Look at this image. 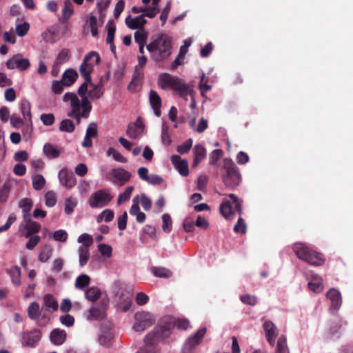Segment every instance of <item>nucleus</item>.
<instances>
[{
  "mask_svg": "<svg viewBox=\"0 0 353 353\" xmlns=\"http://www.w3.org/2000/svg\"><path fill=\"white\" fill-rule=\"evenodd\" d=\"M43 152L49 158H56L60 154V151L50 143H46L44 145Z\"/></svg>",
  "mask_w": 353,
  "mask_h": 353,
  "instance_id": "33",
  "label": "nucleus"
},
{
  "mask_svg": "<svg viewBox=\"0 0 353 353\" xmlns=\"http://www.w3.org/2000/svg\"><path fill=\"white\" fill-rule=\"evenodd\" d=\"M41 339V332L38 330H34L30 332L24 333L21 337L23 345L32 347Z\"/></svg>",
  "mask_w": 353,
  "mask_h": 353,
  "instance_id": "18",
  "label": "nucleus"
},
{
  "mask_svg": "<svg viewBox=\"0 0 353 353\" xmlns=\"http://www.w3.org/2000/svg\"><path fill=\"white\" fill-rule=\"evenodd\" d=\"M222 169V180L224 184L231 189L235 188L241 181V176L237 165L230 159H225Z\"/></svg>",
  "mask_w": 353,
  "mask_h": 353,
  "instance_id": "7",
  "label": "nucleus"
},
{
  "mask_svg": "<svg viewBox=\"0 0 353 353\" xmlns=\"http://www.w3.org/2000/svg\"><path fill=\"white\" fill-rule=\"evenodd\" d=\"M125 24L126 26L132 29L137 30L141 29L143 27V26L147 23V20L144 18V15H139L134 18H132L130 15H128L125 18Z\"/></svg>",
  "mask_w": 353,
  "mask_h": 353,
  "instance_id": "20",
  "label": "nucleus"
},
{
  "mask_svg": "<svg viewBox=\"0 0 353 353\" xmlns=\"http://www.w3.org/2000/svg\"><path fill=\"white\" fill-rule=\"evenodd\" d=\"M105 294H106L103 293L99 288L95 286L88 288L85 290V298L92 302H95L99 299L101 301Z\"/></svg>",
  "mask_w": 353,
  "mask_h": 353,
  "instance_id": "22",
  "label": "nucleus"
},
{
  "mask_svg": "<svg viewBox=\"0 0 353 353\" xmlns=\"http://www.w3.org/2000/svg\"><path fill=\"white\" fill-rule=\"evenodd\" d=\"M30 29V25L28 22H23L21 24H19L16 26V34L19 37L25 36Z\"/></svg>",
  "mask_w": 353,
  "mask_h": 353,
  "instance_id": "49",
  "label": "nucleus"
},
{
  "mask_svg": "<svg viewBox=\"0 0 353 353\" xmlns=\"http://www.w3.org/2000/svg\"><path fill=\"white\" fill-rule=\"evenodd\" d=\"M28 316L31 319H36L40 315L39 305L37 302H32L28 307Z\"/></svg>",
  "mask_w": 353,
  "mask_h": 353,
  "instance_id": "34",
  "label": "nucleus"
},
{
  "mask_svg": "<svg viewBox=\"0 0 353 353\" xmlns=\"http://www.w3.org/2000/svg\"><path fill=\"white\" fill-rule=\"evenodd\" d=\"M106 28L108 29L106 43L108 44H112V43L114 42V33L116 31V26L112 21V22H108V23L106 26Z\"/></svg>",
  "mask_w": 353,
  "mask_h": 353,
  "instance_id": "40",
  "label": "nucleus"
},
{
  "mask_svg": "<svg viewBox=\"0 0 353 353\" xmlns=\"http://www.w3.org/2000/svg\"><path fill=\"white\" fill-rule=\"evenodd\" d=\"M10 274L12 277V283L15 285H19L21 284L20 276H21V270L19 267L15 266L10 269Z\"/></svg>",
  "mask_w": 353,
  "mask_h": 353,
  "instance_id": "41",
  "label": "nucleus"
},
{
  "mask_svg": "<svg viewBox=\"0 0 353 353\" xmlns=\"http://www.w3.org/2000/svg\"><path fill=\"white\" fill-rule=\"evenodd\" d=\"M205 333L206 329L205 327L197 330L193 336L186 340L182 347L181 353H192L196 346L201 342Z\"/></svg>",
  "mask_w": 353,
  "mask_h": 353,
  "instance_id": "10",
  "label": "nucleus"
},
{
  "mask_svg": "<svg viewBox=\"0 0 353 353\" xmlns=\"http://www.w3.org/2000/svg\"><path fill=\"white\" fill-rule=\"evenodd\" d=\"M308 287H309L310 290H311L312 291H313L316 293L321 292L323 290V285L322 282H321V281L309 282Z\"/></svg>",
  "mask_w": 353,
  "mask_h": 353,
  "instance_id": "58",
  "label": "nucleus"
},
{
  "mask_svg": "<svg viewBox=\"0 0 353 353\" xmlns=\"http://www.w3.org/2000/svg\"><path fill=\"white\" fill-rule=\"evenodd\" d=\"M326 296L330 301V310L332 312L337 311L342 303L341 294L339 291L335 288H332L327 291Z\"/></svg>",
  "mask_w": 353,
  "mask_h": 353,
  "instance_id": "14",
  "label": "nucleus"
},
{
  "mask_svg": "<svg viewBox=\"0 0 353 353\" xmlns=\"http://www.w3.org/2000/svg\"><path fill=\"white\" fill-rule=\"evenodd\" d=\"M10 123L14 128H20L23 124V121L20 117H17L15 114H13L10 117Z\"/></svg>",
  "mask_w": 353,
  "mask_h": 353,
  "instance_id": "62",
  "label": "nucleus"
},
{
  "mask_svg": "<svg viewBox=\"0 0 353 353\" xmlns=\"http://www.w3.org/2000/svg\"><path fill=\"white\" fill-rule=\"evenodd\" d=\"M124 7H125L124 1L119 0L117 3L114 10V16L115 19H117L119 17L120 14H121V12H123V10L124 9Z\"/></svg>",
  "mask_w": 353,
  "mask_h": 353,
  "instance_id": "60",
  "label": "nucleus"
},
{
  "mask_svg": "<svg viewBox=\"0 0 353 353\" xmlns=\"http://www.w3.org/2000/svg\"><path fill=\"white\" fill-rule=\"evenodd\" d=\"M33 206V202L31 199H23L19 203V207L22 209L23 212H30Z\"/></svg>",
  "mask_w": 353,
  "mask_h": 353,
  "instance_id": "45",
  "label": "nucleus"
},
{
  "mask_svg": "<svg viewBox=\"0 0 353 353\" xmlns=\"http://www.w3.org/2000/svg\"><path fill=\"white\" fill-rule=\"evenodd\" d=\"M149 101L154 114L157 117H160L161 114V99L159 94L156 91L151 90L149 93Z\"/></svg>",
  "mask_w": 353,
  "mask_h": 353,
  "instance_id": "19",
  "label": "nucleus"
},
{
  "mask_svg": "<svg viewBox=\"0 0 353 353\" xmlns=\"http://www.w3.org/2000/svg\"><path fill=\"white\" fill-rule=\"evenodd\" d=\"M65 339V334L64 330L59 329H54L50 333V340L52 343L55 345L62 344Z\"/></svg>",
  "mask_w": 353,
  "mask_h": 353,
  "instance_id": "26",
  "label": "nucleus"
},
{
  "mask_svg": "<svg viewBox=\"0 0 353 353\" xmlns=\"http://www.w3.org/2000/svg\"><path fill=\"white\" fill-rule=\"evenodd\" d=\"M193 141L192 139H188L181 145H178L176 150L181 154H184L188 153L192 146Z\"/></svg>",
  "mask_w": 353,
  "mask_h": 353,
  "instance_id": "43",
  "label": "nucleus"
},
{
  "mask_svg": "<svg viewBox=\"0 0 353 353\" xmlns=\"http://www.w3.org/2000/svg\"><path fill=\"white\" fill-rule=\"evenodd\" d=\"M109 298L105 294L99 301V305H94L90 310V316L96 319H102L105 316V310L109 305Z\"/></svg>",
  "mask_w": 353,
  "mask_h": 353,
  "instance_id": "11",
  "label": "nucleus"
},
{
  "mask_svg": "<svg viewBox=\"0 0 353 353\" xmlns=\"http://www.w3.org/2000/svg\"><path fill=\"white\" fill-rule=\"evenodd\" d=\"M21 111L23 117L26 119L31 120L30 103L26 100L23 99L21 103Z\"/></svg>",
  "mask_w": 353,
  "mask_h": 353,
  "instance_id": "39",
  "label": "nucleus"
},
{
  "mask_svg": "<svg viewBox=\"0 0 353 353\" xmlns=\"http://www.w3.org/2000/svg\"><path fill=\"white\" fill-rule=\"evenodd\" d=\"M171 8V3L169 1L167 3L166 6L163 10L161 15H160V20L162 21V26H164V24L166 22V20L168 17L169 12L170 11Z\"/></svg>",
  "mask_w": 353,
  "mask_h": 353,
  "instance_id": "59",
  "label": "nucleus"
},
{
  "mask_svg": "<svg viewBox=\"0 0 353 353\" xmlns=\"http://www.w3.org/2000/svg\"><path fill=\"white\" fill-rule=\"evenodd\" d=\"M263 328L266 336H277L278 330L272 322L270 321H265L263 324Z\"/></svg>",
  "mask_w": 353,
  "mask_h": 353,
  "instance_id": "32",
  "label": "nucleus"
},
{
  "mask_svg": "<svg viewBox=\"0 0 353 353\" xmlns=\"http://www.w3.org/2000/svg\"><path fill=\"white\" fill-rule=\"evenodd\" d=\"M234 231L236 233L245 234L246 232V224L241 216L238 219L237 223L234 227Z\"/></svg>",
  "mask_w": 353,
  "mask_h": 353,
  "instance_id": "50",
  "label": "nucleus"
},
{
  "mask_svg": "<svg viewBox=\"0 0 353 353\" xmlns=\"http://www.w3.org/2000/svg\"><path fill=\"white\" fill-rule=\"evenodd\" d=\"M10 188L11 185L9 181H6L3 183L0 190V202L4 203L7 201Z\"/></svg>",
  "mask_w": 353,
  "mask_h": 353,
  "instance_id": "42",
  "label": "nucleus"
},
{
  "mask_svg": "<svg viewBox=\"0 0 353 353\" xmlns=\"http://www.w3.org/2000/svg\"><path fill=\"white\" fill-rule=\"evenodd\" d=\"M46 184V180L41 174H36L32 176V185L37 190H41Z\"/></svg>",
  "mask_w": 353,
  "mask_h": 353,
  "instance_id": "37",
  "label": "nucleus"
},
{
  "mask_svg": "<svg viewBox=\"0 0 353 353\" xmlns=\"http://www.w3.org/2000/svg\"><path fill=\"white\" fill-rule=\"evenodd\" d=\"M162 230L163 232L169 233L172 228V221L169 214H164L162 216Z\"/></svg>",
  "mask_w": 353,
  "mask_h": 353,
  "instance_id": "38",
  "label": "nucleus"
},
{
  "mask_svg": "<svg viewBox=\"0 0 353 353\" xmlns=\"http://www.w3.org/2000/svg\"><path fill=\"white\" fill-rule=\"evenodd\" d=\"M43 123L47 126L51 125L54 121V117L52 114H43L41 116Z\"/></svg>",
  "mask_w": 353,
  "mask_h": 353,
  "instance_id": "63",
  "label": "nucleus"
},
{
  "mask_svg": "<svg viewBox=\"0 0 353 353\" xmlns=\"http://www.w3.org/2000/svg\"><path fill=\"white\" fill-rule=\"evenodd\" d=\"M29 238H30V239L28 241V243H26V248L28 250H31L39 243L41 238L38 235H35V236H31Z\"/></svg>",
  "mask_w": 353,
  "mask_h": 353,
  "instance_id": "57",
  "label": "nucleus"
},
{
  "mask_svg": "<svg viewBox=\"0 0 353 353\" xmlns=\"http://www.w3.org/2000/svg\"><path fill=\"white\" fill-rule=\"evenodd\" d=\"M100 57L96 52L92 51L86 54L83 60V63L79 67L80 74L84 78V82L78 89V94L81 97L80 100L74 93L68 92V101H70L72 107L71 113L68 115L74 118L78 123L81 121V118L87 119L89 117L92 110V105L89 101L86 93L88 91V83L92 81L91 73L93 71L94 66L100 62Z\"/></svg>",
  "mask_w": 353,
  "mask_h": 353,
  "instance_id": "1",
  "label": "nucleus"
},
{
  "mask_svg": "<svg viewBox=\"0 0 353 353\" xmlns=\"http://www.w3.org/2000/svg\"><path fill=\"white\" fill-rule=\"evenodd\" d=\"M133 190H134L133 186L128 187L123 193L119 195L118 203H121L122 202L129 200L131 196Z\"/></svg>",
  "mask_w": 353,
  "mask_h": 353,
  "instance_id": "51",
  "label": "nucleus"
},
{
  "mask_svg": "<svg viewBox=\"0 0 353 353\" xmlns=\"http://www.w3.org/2000/svg\"><path fill=\"white\" fill-rule=\"evenodd\" d=\"M221 214L228 219H232L234 210L229 201L223 202L219 207Z\"/></svg>",
  "mask_w": 353,
  "mask_h": 353,
  "instance_id": "25",
  "label": "nucleus"
},
{
  "mask_svg": "<svg viewBox=\"0 0 353 353\" xmlns=\"http://www.w3.org/2000/svg\"><path fill=\"white\" fill-rule=\"evenodd\" d=\"M135 323L133 329L136 332H143L151 327L155 322L153 315L145 311L137 312L134 315Z\"/></svg>",
  "mask_w": 353,
  "mask_h": 353,
  "instance_id": "8",
  "label": "nucleus"
},
{
  "mask_svg": "<svg viewBox=\"0 0 353 353\" xmlns=\"http://www.w3.org/2000/svg\"><path fill=\"white\" fill-rule=\"evenodd\" d=\"M128 214L124 212L122 215L118 218V228L120 230H124L126 228Z\"/></svg>",
  "mask_w": 353,
  "mask_h": 353,
  "instance_id": "61",
  "label": "nucleus"
},
{
  "mask_svg": "<svg viewBox=\"0 0 353 353\" xmlns=\"http://www.w3.org/2000/svg\"><path fill=\"white\" fill-rule=\"evenodd\" d=\"M63 85H66V70L62 74L61 81H54L52 85L54 94H60L63 91Z\"/></svg>",
  "mask_w": 353,
  "mask_h": 353,
  "instance_id": "31",
  "label": "nucleus"
},
{
  "mask_svg": "<svg viewBox=\"0 0 353 353\" xmlns=\"http://www.w3.org/2000/svg\"><path fill=\"white\" fill-rule=\"evenodd\" d=\"M223 154V151L221 149L214 150L210 154V163L216 165Z\"/></svg>",
  "mask_w": 353,
  "mask_h": 353,
  "instance_id": "47",
  "label": "nucleus"
},
{
  "mask_svg": "<svg viewBox=\"0 0 353 353\" xmlns=\"http://www.w3.org/2000/svg\"><path fill=\"white\" fill-rule=\"evenodd\" d=\"M52 252V248L50 245H43L40 251L39 254V261L45 263L46 262L51 256Z\"/></svg>",
  "mask_w": 353,
  "mask_h": 353,
  "instance_id": "28",
  "label": "nucleus"
},
{
  "mask_svg": "<svg viewBox=\"0 0 353 353\" xmlns=\"http://www.w3.org/2000/svg\"><path fill=\"white\" fill-rule=\"evenodd\" d=\"M66 33V1H64V7L61 11V16L57 23L50 26L43 32V39L47 43H55Z\"/></svg>",
  "mask_w": 353,
  "mask_h": 353,
  "instance_id": "5",
  "label": "nucleus"
},
{
  "mask_svg": "<svg viewBox=\"0 0 353 353\" xmlns=\"http://www.w3.org/2000/svg\"><path fill=\"white\" fill-rule=\"evenodd\" d=\"M172 37L165 33H159L151 37L150 42L146 44V49L150 59L156 63L166 60L172 52Z\"/></svg>",
  "mask_w": 353,
  "mask_h": 353,
  "instance_id": "3",
  "label": "nucleus"
},
{
  "mask_svg": "<svg viewBox=\"0 0 353 353\" xmlns=\"http://www.w3.org/2000/svg\"><path fill=\"white\" fill-rule=\"evenodd\" d=\"M86 25L91 31L92 36L97 37L98 36L97 19L94 15H90L86 20Z\"/></svg>",
  "mask_w": 353,
  "mask_h": 353,
  "instance_id": "29",
  "label": "nucleus"
},
{
  "mask_svg": "<svg viewBox=\"0 0 353 353\" xmlns=\"http://www.w3.org/2000/svg\"><path fill=\"white\" fill-rule=\"evenodd\" d=\"M97 125L95 123H90L86 130L85 135L90 138H94L97 137Z\"/></svg>",
  "mask_w": 353,
  "mask_h": 353,
  "instance_id": "56",
  "label": "nucleus"
},
{
  "mask_svg": "<svg viewBox=\"0 0 353 353\" xmlns=\"http://www.w3.org/2000/svg\"><path fill=\"white\" fill-rule=\"evenodd\" d=\"M194 161L192 163V167H196L199 163L203 161L206 155L205 148L201 144H197L194 148Z\"/></svg>",
  "mask_w": 353,
  "mask_h": 353,
  "instance_id": "23",
  "label": "nucleus"
},
{
  "mask_svg": "<svg viewBox=\"0 0 353 353\" xmlns=\"http://www.w3.org/2000/svg\"><path fill=\"white\" fill-rule=\"evenodd\" d=\"M78 241L83 244L82 245L79 246V248L85 247L86 248H89V247L93 244V238L89 234L83 233L79 236Z\"/></svg>",
  "mask_w": 353,
  "mask_h": 353,
  "instance_id": "35",
  "label": "nucleus"
},
{
  "mask_svg": "<svg viewBox=\"0 0 353 353\" xmlns=\"http://www.w3.org/2000/svg\"><path fill=\"white\" fill-rule=\"evenodd\" d=\"M79 252V265L81 267L85 266L89 259H90V251L89 248H79L78 250Z\"/></svg>",
  "mask_w": 353,
  "mask_h": 353,
  "instance_id": "30",
  "label": "nucleus"
},
{
  "mask_svg": "<svg viewBox=\"0 0 353 353\" xmlns=\"http://www.w3.org/2000/svg\"><path fill=\"white\" fill-rule=\"evenodd\" d=\"M87 92H88V97L92 100H96V99H100L103 94L102 85L100 83L94 84L92 82V81H90V83H88Z\"/></svg>",
  "mask_w": 353,
  "mask_h": 353,
  "instance_id": "21",
  "label": "nucleus"
},
{
  "mask_svg": "<svg viewBox=\"0 0 353 353\" xmlns=\"http://www.w3.org/2000/svg\"><path fill=\"white\" fill-rule=\"evenodd\" d=\"M40 230L41 225L37 222L28 225H19L18 234L20 236L29 238L33 234L39 232Z\"/></svg>",
  "mask_w": 353,
  "mask_h": 353,
  "instance_id": "16",
  "label": "nucleus"
},
{
  "mask_svg": "<svg viewBox=\"0 0 353 353\" xmlns=\"http://www.w3.org/2000/svg\"><path fill=\"white\" fill-rule=\"evenodd\" d=\"M6 66L8 69L12 70L15 68L20 70H26L30 67V61L28 59L21 58L20 54L13 56L7 61Z\"/></svg>",
  "mask_w": 353,
  "mask_h": 353,
  "instance_id": "13",
  "label": "nucleus"
},
{
  "mask_svg": "<svg viewBox=\"0 0 353 353\" xmlns=\"http://www.w3.org/2000/svg\"><path fill=\"white\" fill-rule=\"evenodd\" d=\"M98 249L103 256L110 257L112 255V249L110 245L101 243L98 245Z\"/></svg>",
  "mask_w": 353,
  "mask_h": 353,
  "instance_id": "53",
  "label": "nucleus"
},
{
  "mask_svg": "<svg viewBox=\"0 0 353 353\" xmlns=\"http://www.w3.org/2000/svg\"><path fill=\"white\" fill-rule=\"evenodd\" d=\"M174 327L185 330L189 327V321L183 319H176L170 316H164L159 325L145 336V343L147 345H152L169 337Z\"/></svg>",
  "mask_w": 353,
  "mask_h": 353,
  "instance_id": "2",
  "label": "nucleus"
},
{
  "mask_svg": "<svg viewBox=\"0 0 353 353\" xmlns=\"http://www.w3.org/2000/svg\"><path fill=\"white\" fill-rule=\"evenodd\" d=\"M144 77V72L138 68H134L132 79L128 86V89L131 92H137L139 90L142 81Z\"/></svg>",
  "mask_w": 353,
  "mask_h": 353,
  "instance_id": "15",
  "label": "nucleus"
},
{
  "mask_svg": "<svg viewBox=\"0 0 353 353\" xmlns=\"http://www.w3.org/2000/svg\"><path fill=\"white\" fill-rule=\"evenodd\" d=\"M131 174L123 168H114L110 172V180L119 185H123L129 181Z\"/></svg>",
  "mask_w": 353,
  "mask_h": 353,
  "instance_id": "12",
  "label": "nucleus"
},
{
  "mask_svg": "<svg viewBox=\"0 0 353 353\" xmlns=\"http://www.w3.org/2000/svg\"><path fill=\"white\" fill-rule=\"evenodd\" d=\"M44 303L45 305L47 306L48 308L52 309V311L57 310L58 303L56 301H54L53 296L51 294H47L45 295Z\"/></svg>",
  "mask_w": 353,
  "mask_h": 353,
  "instance_id": "44",
  "label": "nucleus"
},
{
  "mask_svg": "<svg viewBox=\"0 0 353 353\" xmlns=\"http://www.w3.org/2000/svg\"><path fill=\"white\" fill-rule=\"evenodd\" d=\"M90 281L91 279L88 274H80L75 280L74 286L77 290L85 291L89 286Z\"/></svg>",
  "mask_w": 353,
  "mask_h": 353,
  "instance_id": "24",
  "label": "nucleus"
},
{
  "mask_svg": "<svg viewBox=\"0 0 353 353\" xmlns=\"http://www.w3.org/2000/svg\"><path fill=\"white\" fill-rule=\"evenodd\" d=\"M136 303L139 305L147 303L149 300L148 296L143 292H139L136 296Z\"/></svg>",
  "mask_w": 353,
  "mask_h": 353,
  "instance_id": "64",
  "label": "nucleus"
},
{
  "mask_svg": "<svg viewBox=\"0 0 353 353\" xmlns=\"http://www.w3.org/2000/svg\"><path fill=\"white\" fill-rule=\"evenodd\" d=\"M241 301L249 305H256L257 304V299L255 296L251 295L250 294H245L241 296Z\"/></svg>",
  "mask_w": 353,
  "mask_h": 353,
  "instance_id": "48",
  "label": "nucleus"
},
{
  "mask_svg": "<svg viewBox=\"0 0 353 353\" xmlns=\"http://www.w3.org/2000/svg\"><path fill=\"white\" fill-rule=\"evenodd\" d=\"M134 40L139 44H146L147 34L144 31H137L134 33Z\"/></svg>",
  "mask_w": 353,
  "mask_h": 353,
  "instance_id": "55",
  "label": "nucleus"
},
{
  "mask_svg": "<svg viewBox=\"0 0 353 353\" xmlns=\"http://www.w3.org/2000/svg\"><path fill=\"white\" fill-rule=\"evenodd\" d=\"M112 199L108 190H100L90 196L89 204L92 208H102L107 205Z\"/></svg>",
  "mask_w": 353,
  "mask_h": 353,
  "instance_id": "9",
  "label": "nucleus"
},
{
  "mask_svg": "<svg viewBox=\"0 0 353 353\" xmlns=\"http://www.w3.org/2000/svg\"><path fill=\"white\" fill-rule=\"evenodd\" d=\"M293 250L296 256L314 266H321L325 263V257L323 254L313 250L303 243H295Z\"/></svg>",
  "mask_w": 353,
  "mask_h": 353,
  "instance_id": "6",
  "label": "nucleus"
},
{
  "mask_svg": "<svg viewBox=\"0 0 353 353\" xmlns=\"http://www.w3.org/2000/svg\"><path fill=\"white\" fill-rule=\"evenodd\" d=\"M171 161L179 174L183 176L189 174L188 163L185 159H181L178 155H172Z\"/></svg>",
  "mask_w": 353,
  "mask_h": 353,
  "instance_id": "17",
  "label": "nucleus"
},
{
  "mask_svg": "<svg viewBox=\"0 0 353 353\" xmlns=\"http://www.w3.org/2000/svg\"><path fill=\"white\" fill-rule=\"evenodd\" d=\"M157 84L162 90H167L168 88L176 91L179 95L187 100L188 95L191 94L192 90L188 84H187L183 79L171 75L169 73H161L159 75L157 79Z\"/></svg>",
  "mask_w": 353,
  "mask_h": 353,
  "instance_id": "4",
  "label": "nucleus"
},
{
  "mask_svg": "<svg viewBox=\"0 0 353 353\" xmlns=\"http://www.w3.org/2000/svg\"><path fill=\"white\" fill-rule=\"evenodd\" d=\"M152 272L155 276L159 278H170L172 275V272L169 269L163 267H153Z\"/></svg>",
  "mask_w": 353,
  "mask_h": 353,
  "instance_id": "27",
  "label": "nucleus"
},
{
  "mask_svg": "<svg viewBox=\"0 0 353 353\" xmlns=\"http://www.w3.org/2000/svg\"><path fill=\"white\" fill-rule=\"evenodd\" d=\"M126 134L130 139H136L141 134V132L137 127L130 124L128 127Z\"/></svg>",
  "mask_w": 353,
  "mask_h": 353,
  "instance_id": "46",
  "label": "nucleus"
},
{
  "mask_svg": "<svg viewBox=\"0 0 353 353\" xmlns=\"http://www.w3.org/2000/svg\"><path fill=\"white\" fill-rule=\"evenodd\" d=\"M275 353H289L287 346V340L285 336H281L279 338Z\"/></svg>",
  "mask_w": 353,
  "mask_h": 353,
  "instance_id": "36",
  "label": "nucleus"
},
{
  "mask_svg": "<svg viewBox=\"0 0 353 353\" xmlns=\"http://www.w3.org/2000/svg\"><path fill=\"white\" fill-rule=\"evenodd\" d=\"M45 203L48 207H52L56 204V196L54 192L48 191L45 195Z\"/></svg>",
  "mask_w": 353,
  "mask_h": 353,
  "instance_id": "52",
  "label": "nucleus"
},
{
  "mask_svg": "<svg viewBox=\"0 0 353 353\" xmlns=\"http://www.w3.org/2000/svg\"><path fill=\"white\" fill-rule=\"evenodd\" d=\"M79 74L77 72L72 68H68V87L72 85L77 79Z\"/></svg>",
  "mask_w": 353,
  "mask_h": 353,
  "instance_id": "54",
  "label": "nucleus"
}]
</instances>
